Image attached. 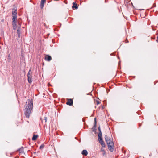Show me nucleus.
<instances>
[{
    "label": "nucleus",
    "instance_id": "obj_21",
    "mask_svg": "<svg viewBox=\"0 0 158 158\" xmlns=\"http://www.w3.org/2000/svg\"><path fill=\"white\" fill-rule=\"evenodd\" d=\"M18 34V37L19 38H20V34Z\"/></svg>",
    "mask_w": 158,
    "mask_h": 158
},
{
    "label": "nucleus",
    "instance_id": "obj_13",
    "mask_svg": "<svg viewBox=\"0 0 158 158\" xmlns=\"http://www.w3.org/2000/svg\"><path fill=\"white\" fill-rule=\"evenodd\" d=\"M44 144H42L40 147L39 148L40 149H42L44 148Z\"/></svg>",
    "mask_w": 158,
    "mask_h": 158
},
{
    "label": "nucleus",
    "instance_id": "obj_11",
    "mask_svg": "<svg viewBox=\"0 0 158 158\" xmlns=\"http://www.w3.org/2000/svg\"><path fill=\"white\" fill-rule=\"evenodd\" d=\"M98 131H99V132L98 133V136H102V133L101 132V131L100 127V126L98 127Z\"/></svg>",
    "mask_w": 158,
    "mask_h": 158
},
{
    "label": "nucleus",
    "instance_id": "obj_5",
    "mask_svg": "<svg viewBox=\"0 0 158 158\" xmlns=\"http://www.w3.org/2000/svg\"><path fill=\"white\" fill-rule=\"evenodd\" d=\"M108 145V149L111 152H112L114 151V143H111L110 144H107Z\"/></svg>",
    "mask_w": 158,
    "mask_h": 158
},
{
    "label": "nucleus",
    "instance_id": "obj_18",
    "mask_svg": "<svg viewBox=\"0 0 158 158\" xmlns=\"http://www.w3.org/2000/svg\"><path fill=\"white\" fill-rule=\"evenodd\" d=\"M44 5H40V8L41 9H42L43 8Z\"/></svg>",
    "mask_w": 158,
    "mask_h": 158
},
{
    "label": "nucleus",
    "instance_id": "obj_16",
    "mask_svg": "<svg viewBox=\"0 0 158 158\" xmlns=\"http://www.w3.org/2000/svg\"><path fill=\"white\" fill-rule=\"evenodd\" d=\"M44 3L45 2H42L41 1L40 5H44Z\"/></svg>",
    "mask_w": 158,
    "mask_h": 158
},
{
    "label": "nucleus",
    "instance_id": "obj_3",
    "mask_svg": "<svg viewBox=\"0 0 158 158\" xmlns=\"http://www.w3.org/2000/svg\"><path fill=\"white\" fill-rule=\"evenodd\" d=\"M105 139L107 144L113 143V139L111 137H109L107 135H105Z\"/></svg>",
    "mask_w": 158,
    "mask_h": 158
},
{
    "label": "nucleus",
    "instance_id": "obj_10",
    "mask_svg": "<svg viewBox=\"0 0 158 158\" xmlns=\"http://www.w3.org/2000/svg\"><path fill=\"white\" fill-rule=\"evenodd\" d=\"M81 154L83 155L86 156L88 154V152L86 150H84L82 151Z\"/></svg>",
    "mask_w": 158,
    "mask_h": 158
},
{
    "label": "nucleus",
    "instance_id": "obj_26",
    "mask_svg": "<svg viewBox=\"0 0 158 158\" xmlns=\"http://www.w3.org/2000/svg\"><path fill=\"white\" fill-rule=\"evenodd\" d=\"M153 6L154 7H155L156 6V5L155 4H154Z\"/></svg>",
    "mask_w": 158,
    "mask_h": 158
},
{
    "label": "nucleus",
    "instance_id": "obj_7",
    "mask_svg": "<svg viewBox=\"0 0 158 158\" xmlns=\"http://www.w3.org/2000/svg\"><path fill=\"white\" fill-rule=\"evenodd\" d=\"M73 104V101L71 99H69L68 102L66 103V104L69 106L72 105Z\"/></svg>",
    "mask_w": 158,
    "mask_h": 158
},
{
    "label": "nucleus",
    "instance_id": "obj_9",
    "mask_svg": "<svg viewBox=\"0 0 158 158\" xmlns=\"http://www.w3.org/2000/svg\"><path fill=\"white\" fill-rule=\"evenodd\" d=\"M73 6H72L73 9L75 8L76 9H77L78 8L77 4L76 2H73Z\"/></svg>",
    "mask_w": 158,
    "mask_h": 158
},
{
    "label": "nucleus",
    "instance_id": "obj_6",
    "mask_svg": "<svg viewBox=\"0 0 158 158\" xmlns=\"http://www.w3.org/2000/svg\"><path fill=\"white\" fill-rule=\"evenodd\" d=\"M27 77L28 82L29 83H31L32 82V78L31 75V74H28Z\"/></svg>",
    "mask_w": 158,
    "mask_h": 158
},
{
    "label": "nucleus",
    "instance_id": "obj_8",
    "mask_svg": "<svg viewBox=\"0 0 158 158\" xmlns=\"http://www.w3.org/2000/svg\"><path fill=\"white\" fill-rule=\"evenodd\" d=\"M45 59L46 60L49 61L51 60L52 58L50 56L47 55L45 56Z\"/></svg>",
    "mask_w": 158,
    "mask_h": 158
},
{
    "label": "nucleus",
    "instance_id": "obj_23",
    "mask_svg": "<svg viewBox=\"0 0 158 158\" xmlns=\"http://www.w3.org/2000/svg\"><path fill=\"white\" fill-rule=\"evenodd\" d=\"M101 151H104V149L102 148L101 149Z\"/></svg>",
    "mask_w": 158,
    "mask_h": 158
},
{
    "label": "nucleus",
    "instance_id": "obj_4",
    "mask_svg": "<svg viewBox=\"0 0 158 158\" xmlns=\"http://www.w3.org/2000/svg\"><path fill=\"white\" fill-rule=\"evenodd\" d=\"M98 139L99 142L100 143L102 147H105L106 145L105 143L103 140L102 136H98Z\"/></svg>",
    "mask_w": 158,
    "mask_h": 158
},
{
    "label": "nucleus",
    "instance_id": "obj_30",
    "mask_svg": "<svg viewBox=\"0 0 158 158\" xmlns=\"http://www.w3.org/2000/svg\"><path fill=\"white\" fill-rule=\"evenodd\" d=\"M8 56L10 57V55H9Z\"/></svg>",
    "mask_w": 158,
    "mask_h": 158
},
{
    "label": "nucleus",
    "instance_id": "obj_28",
    "mask_svg": "<svg viewBox=\"0 0 158 158\" xmlns=\"http://www.w3.org/2000/svg\"><path fill=\"white\" fill-rule=\"evenodd\" d=\"M19 24L20 25V26L21 25V23H19Z\"/></svg>",
    "mask_w": 158,
    "mask_h": 158
},
{
    "label": "nucleus",
    "instance_id": "obj_27",
    "mask_svg": "<svg viewBox=\"0 0 158 158\" xmlns=\"http://www.w3.org/2000/svg\"><path fill=\"white\" fill-rule=\"evenodd\" d=\"M157 42L158 43V36L157 37V40H156Z\"/></svg>",
    "mask_w": 158,
    "mask_h": 158
},
{
    "label": "nucleus",
    "instance_id": "obj_25",
    "mask_svg": "<svg viewBox=\"0 0 158 158\" xmlns=\"http://www.w3.org/2000/svg\"><path fill=\"white\" fill-rule=\"evenodd\" d=\"M22 149V150H23V148H20V149H19V150L20 151V150H21Z\"/></svg>",
    "mask_w": 158,
    "mask_h": 158
},
{
    "label": "nucleus",
    "instance_id": "obj_15",
    "mask_svg": "<svg viewBox=\"0 0 158 158\" xmlns=\"http://www.w3.org/2000/svg\"><path fill=\"white\" fill-rule=\"evenodd\" d=\"M47 117H45L44 119V120L45 121V123L47 122Z\"/></svg>",
    "mask_w": 158,
    "mask_h": 158
},
{
    "label": "nucleus",
    "instance_id": "obj_29",
    "mask_svg": "<svg viewBox=\"0 0 158 158\" xmlns=\"http://www.w3.org/2000/svg\"><path fill=\"white\" fill-rule=\"evenodd\" d=\"M120 61H119V65L120 64Z\"/></svg>",
    "mask_w": 158,
    "mask_h": 158
},
{
    "label": "nucleus",
    "instance_id": "obj_20",
    "mask_svg": "<svg viewBox=\"0 0 158 158\" xmlns=\"http://www.w3.org/2000/svg\"><path fill=\"white\" fill-rule=\"evenodd\" d=\"M96 103L98 105L100 103V102L98 101H96Z\"/></svg>",
    "mask_w": 158,
    "mask_h": 158
},
{
    "label": "nucleus",
    "instance_id": "obj_12",
    "mask_svg": "<svg viewBox=\"0 0 158 158\" xmlns=\"http://www.w3.org/2000/svg\"><path fill=\"white\" fill-rule=\"evenodd\" d=\"M38 137V135H34L33 136L32 138V140H36L37 139Z\"/></svg>",
    "mask_w": 158,
    "mask_h": 158
},
{
    "label": "nucleus",
    "instance_id": "obj_24",
    "mask_svg": "<svg viewBox=\"0 0 158 158\" xmlns=\"http://www.w3.org/2000/svg\"><path fill=\"white\" fill-rule=\"evenodd\" d=\"M30 72H31V69H30L28 71V74H30Z\"/></svg>",
    "mask_w": 158,
    "mask_h": 158
},
{
    "label": "nucleus",
    "instance_id": "obj_2",
    "mask_svg": "<svg viewBox=\"0 0 158 158\" xmlns=\"http://www.w3.org/2000/svg\"><path fill=\"white\" fill-rule=\"evenodd\" d=\"M12 12V25L13 29L14 30H15L17 28L16 20L17 19V9L15 8L13 9Z\"/></svg>",
    "mask_w": 158,
    "mask_h": 158
},
{
    "label": "nucleus",
    "instance_id": "obj_22",
    "mask_svg": "<svg viewBox=\"0 0 158 158\" xmlns=\"http://www.w3.org/2000/svg\"><path fill=\"white\" fill-rule=\"evenodd\" d=\"M46 0H41V2H46Z\"/></svg>",
    "mask_w": 158,
    "mask_h": 158
},
{
    "label": "nucleus",
    "instance_id": "obj_19",
    "mask_svg": "<svg viewBox=\"0 0 158 158\" xmlns=\"http://www.w3.org/2000/svg\"><path fill=\"white\" fill-rule=\"evenodd\" d=\"M94 123H97L96 118H95L94 119Z\"/></svg>",
    "mask_w": 158,
    "mask_h": 158
},
{
    "label": "nucleus",
    "instance_id": "obj_1",
    "mask_svg": "<svg viewBox=\"0 0 158 158\" xmlns=\"http://www.w3.org/2000/svg\"><path fill=\"white\" fill-rule=\"evenodd\" d=\"M28 104L25 108V114L27 118H29L33 109V103L32 100H29L28 102Z\"/></svg>",
    "mask_w": 158,
    "mask_h": 158
},
{
    "label": "nucleus",
    "instance_id": "obj_14",
    "mask_svg": "<svg viewBox=\"0 0 158 158\" xmlns=\"http://www.w3.org/2000/svg\"><path fill=\"white\" fill-rule=\"evenodd\" d=\"M17 34H21V30L20 27L17 29Z\"/></svg>",
    "mask_w": 158,
    "mask_h": 158
},
{
    "label": "nucleus",
    "instance_id": "obj_17",
    "mask_svg": "<svg viewBox=\"0 0 158 158\" xmlns=\"http://www.w3.org/2000/svg\"><path fill=\"white\" fill-rule=\"evenodd\" d=\"M96 123H94V126L93 127L94 128H96Z\"/></svg>",
    "mask_w": 158,
    "mask_h": 158
}]
</instances>
